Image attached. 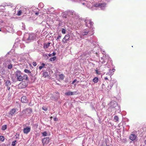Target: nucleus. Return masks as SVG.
<instances>
[{"instance_id": "obj_17", "label": "nucleus", "mask_w": 146, "mask_h": 146, "mask_svg": "<svg viewBox=\"0 0 146 146\" xmlns=\"http://www.w3.org/2000/svg\"><path fill=\"white\" fill-rule=\"evenodd\" d=\"M11 5V3H5V4H2V5H0V9H3V8H4V7L6 6H10Z\"/></svg>"}, {"instance_id": "obj_61", "label": "nucleus", "mask_w": 146, "mask_h": 146, "mask_svg": "<svg viewBox=\"0 0 146 146\" xmlns=\"http://www.w3.org/2000/svg\"><path fill=\"white\" fill-rule=\"evenodd\" d=\"M46 56H47V58H48V56L47 55H46Z\"/></svg>"}, {"instance_id": "obj_19", "label": "nucleus", "mask_w": 146, "mask_h": 146, "mask_svg": "<svg viewBox=\"0 0 146 146\" xmlns=\"http://www.w3.org/2000/svg\"><path fill=\"white\" fill-rule=\"evenodd\" d=\"M68 15V11H65L63 13V17L64 18H66Z\"/></svg>"}, {"instance_id": "obj_2", "label": "nucleus", "mask_w": 146, "mask_h": 146, "mask_svg": "<svg viewBox=\"0 0 146 146\" xmlns=\"http://www.w3.org/2000/svg\"><path fill=\"white\" fill-rule=\"evenodd\" d=\"M35 34L31 33L29 34L27 37H26V36H25L23 38V40L26 43H29L36 39V38L38 37Z\"/></svg>"}, {"instance_id": "obj_50", "label": "nucleus", "mask_w": 146, "mask_h": 146, "mask_svg": "<svg viewBox=\"0 0 146 146\" xmlns=\"http://www.w3.org/2000/svg\"><path fill=\"white\" fill-rule=\"evenodd\" d=\"M54 121H57L58 119L56 118H54Z\"/></svg>"}, {"instance_id": "obj_28", "label": "nucleus", "mask_w": 146, "mask_h": 146, "mask_svg": "<svg viewBox=\"0 0 146 146\" xmlns=\"http://www.w3.org/2000/svg\"><path fill=\"white\" fill-rule=\"evenodd\" d=\"M59 77L60 78L61 80H63V79H64V76L63 74H60L59 75Z\"/></svg>"}, {"instance_id": "obj_34", "label": "nucleus", "mask_w": 146, "mask_h": 146, "mask_svg": "<svg viewBox=\"0 0 146 146\" xmlns=\"http://www.w3.org/2000/svg\"><path fill=\"white\" fill-rule=\"evenodd\" d=\"M13 67V65L12 64H10L8 65L7 68L9 69H11Z\"/></svg>"}, {"instance_id": "obj_4", "label": "nucleus", "mask_w": 146, "mask_h": 146, "mask_svg": "<svg viewBox=\"0 0 146 146\" xmlns=\"http://www.w3.org/2000/svg\"><path fill=\"white\" fill-rule=\"evenodd\" d=\"M80 21H84V22L85 23V25L86 27H90L92 28V26H93L94 23L91 21V20L87 18L84 20L82 18V20L81 19Z\"/></svg>"}, {"instance_id": "obj_20", "label": "nucleus", "mask_w": 146, "mask_h": 146, "mask_svg": "<svg viewBox=\"0 0 146 146\" xmlns=\"http://www.w3.org/2000/svg\"><path fill=\"white\" fill-rule=\"evenodd\" d=\"M116 82L115 80H111V81L110 83V89H111L112 87L113 86V84L114 83Z\"/></svg>"}, {"instance_id": "obj_1", "label": "nucleus", "mask_w": 146, "mask_h": 146, "mask_svg": "<svg viewBox=\"0 0 146 146\" xmlns=\"http://www.w3.org/2000/svg\"><path fill=\"white\" fill-rule=\"evenodd\" d=\"M15 78L18 81H21L24 79L26 80H29L28 76L26 74H23L20 71L17 70L15 73Z\"/></svg>"}, {"instance_id": "obj_57", "label": "nucleus", "mask_w": 146, "mask_h": 146, "mask_svg": "<svg viewBox=\"0 0 146 146\" xmlns=\"http://www.w3.org/2000/svg\"><path fill=\"white\" fill-rule=\"evenodd\" d=\"M104 79L105 80H108V79L107 77H105Z\"/></svg>"}, {"instance_id": "obj_42", "label": "nucleus", "mask_w": 146, "mask_h": 146, "mask_svg": "<svg viewBox=\"0 0 146 146\" xmlns=\"http://www.w3.org/2000/svg\"><path fill=\"white\" fill-rule=\"evenodd\" d=\"M39 6H40L41 7H43V4L42 3H40L38 5Z\"/></svg>"}, {"instance_id": "obj_15", "label": "nucleus", "mask_w": 146, "mask_h": 146, "mask_svg": "<svg viewBox=\"0 0 146 146\" xmlns=\"http://www.w3.org/2000/svg\"><path fill=\"white\" fill-rule=\"evenodd\" d=\"M16 112V109L14 108L12 109L9 113V115L11 116H12Z\"/></svg>"}, {"instance_id": "obj_10", "label": "nucleus", "mask_w": 146, "mask_h": 146, "mask_svg": "<svg viewBox=\"0 0 146 146\" xmlns=\"http://www.w3.org/2000/svg\"><path fill=\"white\" fill-rule=\"evenodd\" d=\"M50 140V139L49 137H46L43 139L42 140V142L43 145H45L48 144L49 143Z\"/></svg>"}, {"instance_id": "obj_14", "label": "nucleus", "mask_w": 146, "mask_h": 146, "mask_svg": "<svg viewBox=\"0 0 146 146\" xmlns=\"http://www.w3.org/2000/svg\"><path fill=\"white\" fill-rule=\"evenodd\" d=\"M137 137V136L136 135L131 134L129 136V139L132 141H133L136 139Z\"/></svg>"}, {"instance_id": "obj_37", "label": "nucleus", "mask_w": 146, "mask_h": 146, "mask_svg": "<svg viewBox=\"0 0 146 146\" xmlns=\"http://www.w3.org/2000/svg\"><path fill=\"white\" fill-rule=\"evenodd\" d=\"M22 13V11L21 10H19L17 13V15L19 16Z\"/></svg>"}, {"instance_id": "obj_47", "label": "nucleus", "mask_w": 146, "mask_h": 146, "mask_svg": "<svg viewBox=\"0 0 146 146\" xmlns=\"http://www.w3.org/2000/svg\"><path fill=\"white\" fill-rule=\"evenodd\" d=\"M43 68V67L42 66H39V68L40 70H41V69H42V68Z\"/></svg>"}, {"instance_id": "obj_16", "label": "nucleus", "mask_w": 146, "mask_h": 146, "mask_svg": "<svg viewBox=\"0 0 146 146\" xmlns=\"http://www.w3.org/2000/svg\"><path fill=\"white\" fill-rule=\"evenodd\" d=\"M48 13V14H52L54 12V9L53 8H49L47 9Z\"/></svg>"}, {"instance_id": "obj_9", "label": "nucleus", "mask_w": 146, "mask_h": 146, "mask_svg": "<svg viewBox=\"0 0 146 146\" xmlns=\"http://www.w3.org/2000/svg\"><path fill=\"white\" fill-rule=\"evenodd\" d=\"M23 112H25V115L27 116H29L32 112V110L31 108H28L24 110Z\"/></svg>"}, {"instance_id": "obj_11", "label": "nucleus", "mask_w": 146, "mask_h": 146, "mask_svg": "<svg viewBox=\"0 0 146 146\" xmlns=\"http://www.w3.org/2000/svg\"><path fill=\"white\" fill-rule=\"evenodd\" d=\"M70 38V36L69 34L66 35L63 38L62 41L64 43H66L69 40Z\"/></svg>"}, {"instance_id": "obj_29", "label": "nucleus", "mask_w": 146, "mask_h": 146, "mask_svg": "<svg viewBox=\"0 0 146 146\" xmlns=\"http://www.w3.org/2000/svg\"><path fill=\"white\" fill-rule=\"evenodd\" d=\"M5 140V137L3 136H0V141H3Z\"/></svg>"}, {"instance_id": "obj_31", "label": "nucleus", "mask_w": 146, "mask_h": 146, "mask_svg": "<svg viewBox=\"0 0 146 146\" xmlns=\"http://www.w3.org/2000/svg\"><path fill=\"white\" fill-rule=\"evenodd\" d=\"M56 59V57L54 56V57L50 58L49 59V60L51 61H54Z\"/></svg>"}, {"instance_id": "obj_25", "label": "nucleus", "mask_w": 146, "mask_h": 146, "mask_svg": "<svg viewBox=\"0 0 146 146\" xmlns=\"http://www.w3.org/2000/svg\"><path fill=\"white\" fill-rule=\"evenodd\" d=\"M18 40H16L15 42V43L14 46L15 47L18 46L19 44V42H18Z\"/></svg>"}, {"instance_id": "obj_22", "label": "nucleus", "mask_w": 146, "mask_h": 146, "mask_svg": "<svg viewBox=\"0 0 146 146\" xmlns=\"http://www.w3.org/2000/svg\"><path fill=\"white\" fill-rule=\"evenodd\" d=\"M36 9V11H34V12L35 13V14L36 15H38V11H39V9L38 8H36L35 7H33V9Z\"/></svg>"}, {"instance_id": "obj_63", "label": "nucleus", "mask_w": 146, "mask_h": 146, "mask_svg": "<svg viewBox=\"0 0 146 146\" xmlns=\"http://www.w3.org/2000/svg\"><path fill=\"white\" fill-rule=\"evenodd\" d=\"M101 59H103V58H101Z\"/></svg>"}, {"instance_id": "obj_48", "label": "nucleus", "mask_w": 146, "mask_h": 146, "mask_svg": "<svg viewBox=\"0 0 146 146\" xmlns=\"http://www.w3.org/2000/svg\"><path fill=\"white\" fill-rule=\"evenodd\" d=\"M76 81V79H75L74 80H73L72 83V84H74Z\"/></svg>"}, {"instance_id": "obj_56", "label": "nucleus", "mask_w": 146, "mask_h": 146, "mask_svg": "<svg viewBox=\"0 0 146 146\" xmlns=\"http://www.w3.org/2000/svg\"><path fill=\"white\" fill-rule=\"evenodd\" d=\"M112 71L113 72L115 71V69L114 68H113L112 69Z\"/></svg>"}, {"instance_id": "obj_5", "label": "nucleus", "mask_w": 146, "mask_h": 146, "mask_svg": "<svg viewBox=\"0 0 146 146\" xmlns=\"http://www.w3.org/2000/svg\"><path fill=\"white\" fill-rule=\"evenodd\" d=\"M94 30H92V32H90V30L88 29H86L80 32V34L81 35L84 36L88 35V36H90L93 34Z\"/></svg>"}, {"instance_id": "obj_8", "label": "nucleus", "mask_w": 146, "mask_h": 146, "mask_svg": "<svg viewBox=\"0 0 146 146\" xmlns=\"http://www.w3.org/2000/svg\"><path fill=\"white\" fill-rule=\"evenodd\" d=\"M28 85L27 82L25 81H22L18 85L19 88L21 89L26 88Z\"/></svg>"}, {"instance_id": "obj_33", "label": "nucleus", "mask_w": 146, "mask_h": 146, "mask_svg": "<svg viewBox=\"0 0 146 146\" xmlns=\"http://www.w3.org/2000/svg\"><path fill=\"white\" fill-rule=\"evenodd\" d=\"M108 74L109 75H112L113 74V72L112 71V70L110 69L109 70V72H108Z\"/></svg>"}, {"instance_id": "obj_39", "label": "nucleus", "mask_w": 146, "mask_h": 146, "mask_svg": "<svg viewBox=\"0 0 146 146\" xmlns=\"http://www.w3.org/2000/svg\"><path fill=\"white\" fill-rule=\"evenodd\" d=\"M78 94V93L77 92L75 91V92H72V95H73L75 94Z\"/></svg>"}, {"instance_id": "obj_13", "label": "nucleus", "mask_w": 146, "mask_h": 146, "mask_svg": "<svg viewBox=\"0 0 146 146\" xmlns=\"http://www.w3.org/2000/svg\"><path fill=\"white\" fill-rule=\"evenodd\" d=\"M21 102L22 103H27L28 102V100L26 96H23L21 98Z\"/></svg>"}, {"instance_id": "obj_59", "label": "nucleus", "mask_w": 146, "mask_h": 146, "mask_svg": "<svg viewBox=\"0 0 146 146\" xmlns=\"http://www.w3.org/2000/svg\"><path fill=\"white\" fill-rule=\"evenodd\" d=\"M25 26H23V28L22 29H25Z\"/></svg>"}, {"instance_id": "obj_24", "label": "nucleus", "mask_w": 146, "mask_h": 146, "mask_svg": "<svg viewBox=\"0 0 146 146\" xmlns=\"http://www.w3.org/2000/svg\"><path fill=\"white\" fill-rule=\"evenodd\" d=\"M50 45V43H48L47 44H44V48H48L49 46Z\"/></svg>"}, {"instance_id": "obj_36", "label": "nucleus", "mask_w": 146, "mask_h": 146, "mask_svg": "<svg viewBox=\"0 0 146 146\" xmlns=\"http://www.w3.org/2000/svg\"><path fill=\"white\" fill-rule=\"evenodd\" d=\"M11 94H12V93H9V94L8 95V99L9 100H10V99L11 97Z\"/></svg>"}, {"instance_id": "obj_45", "label": "nucleus", "mask_w": 146, "mask_h": 146, "mask_svg": "<svg viewBox=\"0 0 146 146\" xmlns=\"http://www.w3.org/2000/svg\"><path fill=\"white\" fill-rule=\"evenodd\" d=\"M33 65L34 66H36V65L37 64H36V62H33Z\"/></svg>"}, {"instance_id": "obj_7", "label": "nucleus", "mask_w": 146, "mask_h": 146, "mask_svg": "<svg viewBox=\"0 0 146 146\" xmlns=\"http://www.w3.org/2000/svg\"><path fill=\"white\" fill-rule=\"evenodd\" d=\"M111 107V108H115L116 109H117V110L120 107L116 102L112 101L110 103Z\"/></svg>"}, {"instance_id": "obj_27", "label": "nucleus", "mask_w": 146, "mask_h": 146, "mask_svg": "<svg viewBox=\"0 0 146 146\" xmlns=\"http://www.w3.org/2000/svg\"><path fill=\"white\" fill-rule=\"evenodd\" d=\"M65 95L68 96L72 95V92L69 91L68 92H66L65 93Z\"/></svg>"}, {"instance_id": "obj_51", "label": "nucleus", "mask_w": 146, "mask_h": 146, "mask_svg": "<svg viewBox=\"0 0 146 146\" xmlns=\"http://www.w3.org/2000/svg\"><path fill=\"white\" fill-rule=\"evenodd\" d=\"M7 90H9L10 89V86H7Z\"/></svg>"}, {"instance_id": "obj_44", "label": "nucleus", "mask_w": 146, "mask_h": 146, "mask_svg": "<svg viewBox=\"0 0 146 146\" xmlns=\"http://www.w3.org/2000/svg\"><path fill=\"white\" fill-rule=\"evenodd\" d=\"M96 73L97 74H100V71H98L97 70H96Z\"/></svg>"}, {"instance_id": "obj_62", "label": "nucleus", "mask_w": 146, "mask_h": 146, "mask_svg": "<svg viewBox=\"0 0 146 146\" xmlns=\"http://www.w3.org/2000/svg\"><path fill=\"white\" fill-rule=\"evenodd\" d=\"M82 4L83 5H84V4H85V3H83Z\"/></svg>"}, {"instance_id": "obj_40", "label": "nucleus", "mask_w": 146, "mask_h": 146, "mask_svg": "<svg viewBox=\"0 0 146 146\" xmlns=\"http://www.w3.org/2000/svg\"><path fill=\"white\" fill-rule=\"evenodd\" d=\"M17 141H13L12 143V146H15V142Z\"/></svg>"}, {"instance_id": "obj_35", "label": "nucleus", "mask_w": 146, "mask_h": 146, "mask_svg": "<svg viewBox=\"0 0 146 146\" xmlns=\"http://www.w3.org/2000/svg\"><path fill=\"white\" fill-rule=\"evenodd\" d=\"M66 30L64 29H63L62 30V33L63 34H65L66 33Z\"/></svg>"}, {"instance_id": "obj_32", "label": "nucleus", "mask_w": 146, "mask_h": 146, "mask_svg": "<svg viewBox=\"0 0 146 146\" xmlns=\"http://www.w3.org/2000/svg\"><path fill=\"white\" fill-rule=\"evenodd\" d=\"M42 135L44 136H46L48 135L47 132L46 131H44L42 133Z\"/></svg>"}, {"instance_id": "obj_26", "label": "nucleus", "mask_w": 146, "mask_h": 146, "mask_svg": "<svg viewBox=\"0 0 146 146\" xmlns=\"http://www.w3.org/2000/svg\"><path fill=\"white\" fill-rule=\"evenodd\" d=\"M7 128V126L6 125H4L2 126L1 129L2 130L4 131Z\"/></svg>"}, {"instance_id": "obj_23", "label": "nucleus", "mask_w": 146, "mask_h": 146, "mask_svg": "<svg viewBox=\"0 0 146 146\" xmlns=\"http://www.w3.org/2000/svg\"><path fill=\"white\" fill-rule=\"evenodd\" d=\"M98 78L97 77H95L92 80V81L94 83H97L98 82Z\"/></svg>"}, {"instance_id": "obj_53", "label": "nucleus", "mask_w": 146, "mask_h": 146, "mask_svg": "<svg viewBox=\"0 0 146 146\" xmlns=\"http://www.w3.org/2000/svg\"><path fill=\"white\" fill-rule=\"evenodd\" d=\"M28 105H29V106H31L32 105V104H31V102H30V103H29V104H28Z\"/></svg>"}, {"instance_id": "obj_6", "label": "nucleus", "mask_w": 146, "mask_h": 146, "mask_svg": "<svg viewBox=\"0 0 146 146\" xmlns=\"http://www.w3.org/2000/svg\"><path fill=\"white\" fill-rule=\"evenodd\" d=\"M96 7H100L103 9V7H105L106 6V3H104L102 1H99L98 2L95 4L94 6Z\"/></svg>"}, {"instance_id": "obj_21", "label": "nucleus", "mask_w": 146, "mask_h": 146, "mask_svg": "<svg viewBox=\"0 0 146 146\" xmlns=\"http://www.w3.org/2000/svg\"><path fill=\"white\" fill-rule=\"evenodd\" d=\"M24 72L26 73H27L29 75L32 76L31 72V71L27 69H25L24 70Z\"/></svg>"}, {"instance_id": "obj_60", "label": "nucleus", "mask_w": 146, "mask_h": 146, "mask_svg": "<svg viewBox=\"0 0 146 146\" xmlns=\"http://www.w3.org/2000/svg\"><path fill=\"white\" fill-rule=\"evenodd\" d=\"M145 143L146 144V140H145Z\"/></svg>"}, {"instance_id": "obj_64", "label": "nucleus", "mask_w": 146, "mask_h": 146, "mask_svg": "<svg viewBox=\"0 0 146 146\" xmlns=\"http://www.w3.org/2000/svg\"><path fill=\"white\" fill-rule=\"evenodd\" d=\"M107 146H110L109 145H107Z\"/></svg>"}, {"instance_id": "obj_54", "label": "nucleus", "mask_w": 146, "mask_h": 146, "mask_svg": "<svg viewBox=\"0 0 146 146\" xmlns=\"http://www.w3.org/2000/svg\"><path fill=\"white\" fill-rule=\"evenodd\" d=\"M33 7H32V9L33 11L34 12V11H36V9H34H34H33Z\"/></svg>"}, {"instance_id": "obj_49", "label": "nucleus", "mask_w": 146, "mask_h": 146, "mask_svg": "<svg viewBox=\"0 0 146 146\" xmlns=\"http://www.w3.org/2000/svg\"><path fill=\"white\" fill-rule=\"evenodd\" d=\"M56 54V53L55 52H53L52 54V55L54 56H55Z\"/></svg>"}, {"instance_id": "obj_38", "label": "nucleus", "mask_w": 146, "mask_h": 146, "mask_svg": "<svg viewBox=\"0 0 146 146\" xmlns=\"http://www.w3.org/2000/svg\"><path fill=\"white\" fill-rule=\"evenodd\" d=\"M42 109L44 111H46L48 110V108H46L45 106H44L42 108Z\"/></svg>"}, {"instance_id": "obj_12", "label": "nucleus", "mask_w": 146, "mask_h": 146, "mask_svg": "<svg viewBox=\"0 0 146 146\" xmlns=\"http://www.w3.org/2000/svg\"><path fill=\"white\" fill-rule=\"evenodd\" d=\"M31 128L30 126L27 127L23 129L24 133L27 134L31 131Z\"/></svg>"}, {"instance_id": "obj_30", "label": "nucleus", "mask_w": 146, "mask_h": 146, "mask_svg": "<svg viewBox=\"0 0 146 146\" xmlns=\"http://www.w3.org/2000/svg\"><path fill=\"white\" fill-rule=\"evenodd\" d=\"M114 119L115 122L118 121L119 119L117 115L115 116L114 117Z\"/></svg>"}, {"instance_id": "obj_41", "label": "nucleus", "mask_w": 146, "mask_h": 146, "mask_svg": "<svg viewBox=\"0 0 146 146\" xmlns=\"http://www.w3.org/2000/svg\"><path fill=\"white\" fill-rule=\"evenodd\" d=\"M61 37V35H59L57 36V37L56 39V40H57V41H58V40Z\"/></svg>"}, {"instance_id": "obj_43", "label": "nucleus", "mask_w": 146, "mask_h": 146, "mask_svg": "<svg viewBox=\"0 0 146 146\" xmlns=\"http://www.w3.org/2000/svg\"><path fill=\"white\" fill-rule=\"evenodd\" d=\"M123 141L125 143H126L127 142V139L126 138L123 139Z\"/></svg>"}, {"instance_id": "obj_18", "label": "nucleus", "mask_w": 146, "mask_h": 146, "mask_svg": "<svg viewBox=\"0 0 146 146\" xmlns=\"http://www.w3.org/2000/svg\"><path fill=\"white\" fill-rule=\"evenodd\" d=\"M5 85L6 86H10L11 84V81L9 80H5Z\"/></svg>"}, {"instance_id": "obj_52", "label": "nucleus", "mask_w": 146, "mask_h": 146, "mask_svg": "<svg viewBox=\"0 0 146 146\" xmlns=\"http://www.w3.org/2000/svg\"><path fill=\"white\" fill-rule=\"evenodd\" d=\"M45 64L44 63H42V64L41 66H42L43 67L44 66H45Z\"/></svg>"}, {"instance_id": "obj_58", "label": "nucleus", "mask_w": 146, "mask_h": 146, "mask_svg": "<svg viewBox=\"0 0 146 146\" xmlns=\"http://www.w3.org/2000/svg\"><path fill=\"white\" fill-rule=\"evenodd\" d=\"M105 62V61L103 59V61L102 62V63H104Z\"/></svg>"}, {"instance_id": "obj_3", "label": "nucleus", "mask_w": 146, "mask_h": 146, "mask_svg": "<svg viewBox=\"0 0 146 146\" xmlns=\"http://www.w3.org/2000/svg\"><path fill=\"white\" fill-rule=\"evenodd\" d=\"M68 14L71 15L72 17L76 19H78L79 20H82V18H80L79 15L72 10L68 11Z\"/></svg>"}, {"instance_id": "obj_46", "label": "nucleus", "mask_w": 146, "mask_h": 146, "mask_svg": "<svg viewBox=\"0 0 146 146\" xmlns=\"http://www.w3.org/2000/svg\"><path fill=\"white\" fill-rule=\"evenodd\" d=\"M5 61L6 62H10V60L9 59H7L5 60Z\"/></svg>"}, {"instance_id": "obj_55", "label": "nucleus", "mask_w": 146, "mask_h": 146, "mask_svg": "<svg viewBox=\"0 0 146 146\" xmlns=\"http://www.w3.org/2000/svg\"><path fill=\"white\" fill-rule=\"evenodd\" d=\"M52 56V54H48V56L49 57H51Z\"/></svg>"}]
</instances>
